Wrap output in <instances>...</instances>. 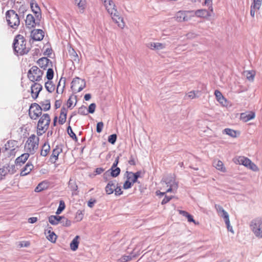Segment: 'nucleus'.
Instances as JSON below:
<instances>
[{
  "instance_id": "nucleus-8",
  "label": "nucleus",
  "mask_w": 262,
  "mask_h": 262,
  "mask_svg": "<svg viewBox=\"0 0 262 262\" xmlns=\"http://www.w3.org/2000/svg\"><path fill=\"white\" fill-rule=\"evenodd\" d=\"M192 17L193 11H179L175 15V19L178 22L188 21Z\"/></svg>"
},
{
  "instance_id": "nucleus-59",
  "label": "nucleus",
  "mask_w": 262,
  "mask_h": 262,
  "mask_svg": "<svg viewBox=\"0 0 262 262\" xmlns=\"http://www.w3.org/2000/svg\"><path fill=\"white\" fill-rule=\"evenodd\" d=\"M114 192L115 195H120L123 193V191H122L120 187H115Z\"/></svg>"
},
{
  "instance_id": "nucleus-39",
  "label": "nucleus",
  "mask_w": 262,
  "mask_h": 262,
  "mask_svg": "<svg viewBox=\"0 0 262 262\" xmlns=\"http://www.w3.org/2000/svg\"><path fill=\"white\" fill-rule=\"evenodd\" d=\"M49 61V59H48L47 58L43 57L40 58L38 60L37 63L40 67L45 69L48 66Z\"/></svg>"
},
{
  "instance_id": "nucleus-5",
  "label": "nucleus",
  "mask_w": 262,
  "mask_h": 262,
  "mask_svg": "<svg viewBox=\"0 0 262 262\" xmlns=\"http://www.w3.org/2000/svg\"><path fill=\"white\" fill-rule=\"evenodd\" d=\"M6 18L8 25L13 29L17 28L20 24L19 16L14 10L7 11Z\"/></svg>"
},
{
  "instance_id": "nucleus-12",
  "label": "nucleus",
  "mask_w": 262,
  "mask_h": 262,
  "mask_svg": "<svg viewBox=\"0 0 262 262\" xmlns=\"http://www.w3.org/2000/svg\"><path fill=\"white\" fill-rule=\"evenodd\" d=\"M165 184L168 188L166 189V192H171L173 190H177L178 188V184L176 181L174 177L167 178L164 181Z\"/></svg>"
},
{
  "instance_id": "nucleus-62",
  "label": "nucleus",
  "mask_w": 262,
  "mask_h": 262,
  "mask_svg": "<svg viewBox=\"0 0 262 262\" xmlns=\"http://www.w3.org/2000/svg\"><path fill=\"white\" fill-rule=\"evenodd\" d=\"M214 95L216 98H224V96L220 91L219 90H215L214 92Z\"/></svg>"
},
{
  "instance_id": "nucleus-45",
  "label": "nucleus",
  "mask_w": 262,
  "mask_h": 262,
  "mask_svg": "<svg viewBox=\"0 0 262 262\" xmlns=\"http://www.w3.org/2000/svg\"><path fill=\"white\" fill-rule=\"evenodd\" d=\"M76 102V100H75V101H73L72 99H68L66 104H64L63 105L65 106L67 109L68 108L71 109L75 106Z\"/></svg>"
},
{
  "instance_id": "nucleus-19",
  "label": "nucleus",
  "mask_w": 262,
  "mask_h": 262,
  "mask_svg": "<svg viewBox=\"0 0 262 262\" xmlns=\"http://www.w3.org/2000/svg\"><path fill=\"white\" fill-rule=\"evenodd\" d=\"M211 15V13L206 9H202L193 11V17L195 16L198 17L207 18Z\"/></svg>"
},
{
  "instance_id": "nucleus-44",
  "label": "nucleus",
  "mask_w": 262,
  "mask_h": 262,
  "mask_svg": "<svg viewBox=\"0 0 262 262\" xmlns=\"http://www.w3.org/2000/svg\"><path fill=\"white\" fill-rule=\"evenodd\" d=\"M65 207L66 205L64 202L63 200H60L59 201V205L56 212V214H60L61 212L65 209Z\"/></svg>"
},
{
  "instance_id": "nucleus-56",
  "label": "nucleus",
  "mask_w": 262,
  "mask_h": 262,
  "mask_svg": "<svg viewBox=\"0 0 262 262\" xmlns=\"http://www.w3.org/2000/svg\"><path fill=\"white\" fill-rule=\"evenodd\" d=\"M103 127V123L102 122H98L97 124V132L100 133L102 132V128Z\"/></svg>"
},
{
  "instance_id": "nucleus-63",
  "label": "nucleus",
  "mask_w": 262,
  "mask_h": 262,
  "mask_svg": "<svg viewBox=\"0 0 262 262\" xmlns=\"http://www.w3.org/2000/svg\"><path fill=\"white\" fill-rule=\"evenodd\" d=\"M136 159L133 157V156H131L130 157V159L128 161V163L130 165H136Z\"/></svg>"
},
{
  "instance_id": "nucleus-22",
  "label": "nucleus",
  "mask_w": 262,
  "mask_h": 262,
  "mask_svg": "<svg viewBox=\"0 0 262 262\" xmlns=\"http://www.w3.org/2000/svg\"><path fill=\"white\" fill-rule=\"evenodd\" d=\"M42 89V86L37 83H35L31 86V94L33 98H36L40 91Z\"/></svg>"
},
{
  "instance_id": "nucleus-54",
  "label": "nucleus",
  "mask_w": 262,
  "mask_h": 262,
  "mask_svg": "<svg viewBox=\"0 0 262 262\" xmlns=\"http://www.w3.org/2000/svg\"><path fill=\"white\" fill-rule=\"evenodd\" d=\"M117 140V135L113 134L110 135L108 138V141L112 144H114Z\"/></svg>"
},
{
  "instance_id": "nucleus-16",
  "label": "nucleus",
  "mask_w": 262,
  "mask_h": 262,
  "mask_svg": "<svg viewBox=\"0 0 262 262\" xmlns=\"http://www.w3.org/2000/svg\"><path fill=\"white\" fill-rule=\"evenodd\" d=\"M262 0H253V3L251 6L250 15L254 17L256 15L261 5Z\"/></svg>"
},
{
  "instance_id": "nucleus-28",
  "label": "nucleus",
  "mask_w": 262,
  "mask_h": 262,
  "mask_svg": "<svg viewBox=\"0 0 262 262\" xmlns=\"http://www.w3.org/2000/svg\"><path fill=\"white\" fill-rule=\"evenodd\" d=\"M26 25L29 28H32L35 26V20L32 14H28L27 15L26 19Z\"/></svg>"
},
{
  "instance_id": "nucleus-11",
  "label": "nucleus",
  "mask_w": 262,
  "mask_h": 262,
  "mask_svg": "<svg viewBox=\"0 0 262 262\" xmlns=\"http://www.w3.org/2000/svg\"><path fill=\"white\" fill-rule=\"evenodd\" d=\"M218 213H222L221 216L224 218L227 228L229 231H232V227L230 225L229 216L228 213L220 205L215 204L214 206Z\"/></svg>"
},
{
  "instance_id": "nucleus-37",
  "label": "nucleus",
  "mask_w": 262,
  "mask_h": 262,
  "mask_svg": "<svg viewBox=\"0 0 262 262\" xmlns=\"http://www.w3.org/2000/svg\"><path fill=\"white\" fill-rule=\"evenodd\" d=\"M50 150V146L48 143H45L40 151V155L42 156H46Z\"/></svg>"
},
{
  "instance_id": "nucleus-33",
  "label": "nucleus",
  "mask_w": 262,
  "mask_h": 262,
  "mask_svg": "<svg viewBox=\"0 0 262 262\" xmlns=\"http://www.w3.org/2000/svg\"><path fill=\"white\" fill-rule=\"evenodd\" d=\"M244 76L247 79L250 81H253L255 76V72L253 71H246L244 72Z\"/></svg>"
},
{
  "instance_id": "nucleus-31",
  "label": "nucleus",
  "mask_w": 262,
  "mask_h": 262,
  "mask_svg": "<svg viewBox=\"0 0 262 262\" xmlns=\"http://www.w3.org/2000/svg\"><path fill=\"white\" fill-rule=\"evenodd\" d=\"M115 187H116V186H115V182L113 181H110L107 183V184L106 185V186L105 188V190L106 193L107 194H112L114 192Z\"/></svg>"
},
{
  "instance_id": "nucleus-25",
  "label": "nucleus",
  "mask_w": 262,
  "mask_h": 262,
  "mask_svg": "<svg viewBox=\"0 0 262 262\" xmlns=\"http://www.w3.org/2000/svg\"><path fill=\"white\" fill-rule=\"evenodd\" d=\"M30 156V153L27 152L21 155L20 156L17 157L15 160V163L16 165H21L24 164L27 160L28 159Z\"/></svg>"
},
{
  "instance_id": "nucleus-32",
  "label": "nucleus",
  "mask_w": 262,
  "mask_h": 262,
  "mask_svg": "<svg viewBox=\"0 0 262 262\" xmlns=\"http://www.w3.org/2000/svg\"><path fill=\"white\" fill-rule=\"evenodd\" d=\"M214 166L219 170L225 172L226 171V169L222 161L219 160H215L213 162Z\"/></svg>"
},
{
  "instance_id": "nucleus-15",
  "label": "nucleus",
  "mask_w": 262,
  "mask_h": 262,
  "mask_svg": "<svg viewBox=\"0 0 262 262\" xmlns=\"http://www.w3.org/2000/svg\"><path fill=\"white\" fill-rule=\"evenodd\" d=\"M17 147V142L14 140H9L5 145V150L10 155L15 154V150Z\"/></svg>"
},
{
  "instance_id": "nucleus-7",
  "label": "nucleus",
  "mask_w": 262,
  "mask_h": 262,
  "mask_svg": "<svg viewBox=\"0 0 262 262\" xmlns=\"http://www.w3.org/2000/svg\"><path fill=\"white\" fill-rule=\"evenodd\" d=\"M43 74V71L36 66H33L28 71V77L32 81H40Z\"/></svg>"
},
{
  "instance_id": "nucleus-13",
  "label": "nucleus",
  "mask_w": 262,
  "mask_h": 262,
  "mask_svg": "<svg viewBox=\"0 0 262 262\" xmlns=\"http://www.w3.org/2000/svg\"><path fill=\"white\" fill-rule=\"evenodd\" d=\"M113 20L118 25V26L123 29L125 26V24L123 20V17L120 16L117 10L115 12H112V14H110Z\"/></svg>"
},
{
  "instance_id": "nucleus-17",
  "label": "nucleus",
  "mask_w": 262,
  "mask_h": 262,
  "mask_svg": "<svg viewBox=\"0 0 262 262\" xmlns=\"http://www.w3.org/2000/svg\"><path fill=\"white\" fill-rule=\"evenodd\" d=\"M30 3L31 10L35 14L36 19L39 20L41 18V10L37 3L35 0H31Z\"/></svg>"
},
{
  "instance_id": "nucleus-42",
  "label": "nucleus",
  "mask_w": 262,
  "mask_h": 262,
  "mask_svg": "<svg viewBox=\"0 0 262 262\" xmlns=\"http://www.w3.org/2000/svg\"><path fill=\"white\" fill-rule=\"evenodd\" d=\"M69 187L73 191H75L78 189V186L76 184L75 180L70 179L68 183Z\"/></svg>"
},
{
  "instance_id": "nucleus-29",
  "label": "nucleus",
  "mask_w": 262,
  "mask_h": 262,
  "mask_svg": "<svg viewBox=\"0 0 262 262\" xmlns=\"http://www.w3.org/2000/svg\"><path fill=\"white\" fill-rule=\"evenodd\" d=\"M255 115L254 112H250L248 113H243L241 114V119L244 122H248V121L253 119L255 118Z\"/></svg>"
},
{
  "instance_id": "nucleus-58",
  "label": "nucleus",
  "mask_w": 262,
  "mask_h": 262,
  "mask_svg": "<svg viewBox=\"0 0 262 262\" xmlns=\"http://www.w3.org/2000/svg\"><path fill=\"white\" fill-rule=\"evenodd\" d=\"M172 198V196H169L166 195L165 196V198L162 201L161 204L162 205L166 204V203L169 202L170 201V200H171Z\"/></svg>"
},
{
  "instance_id": "nucleus-38",
  "label": "nucleus",
  "mask_w": 262,
  "mask_h": 262,
  "mask_svg": "<svg viewBox=\"0 0 262 262\" xmlns=\"http://www.w3.org/2000/svg\"><path fill=\"white\" fill-rule=\"evenodd\" d=\"M42 110L47 111L50 110L51 104L49 99H45L43 101L40 102Z\"/></svg>"
},
{
  "instance_id": "nucleus-3",
  "label": "nucleus",
  "mask_w": 262,
  "mask_h": 262,
  "mask_svg": "<svg viewBox=\"0 0 262 262\" xmlns=\"http://www.w3.org/2000/svg\"><path fill=\"white\" fill-rule=\"evenodd\" d=\"M39 138L35 135H31L27 139L25 144V150L30 153L33 154L38 148Z\"/></svg>"
},
{
  "instance_id": "nucleus-41",
  "label": "nucleus",
  "mask_w": 262,
  "mask_h": 262,
  "mask_svg": "<svg viewBox=\"0 0 262 262\" xmlns=\"http://www.w3.org/2000/svg\"><path fill=\"white\" fill-rule=\"evenodd\" d=\"M179 213L180 214L183 215V216L186 217L187 218L188 221L189 222H193L195 223L194 220L193 219V217L191 215L189 214L187 212L184 210H178Z\"/></svg>"
},
{
  "instance_id": "nucleus-2",
  "label": "nucleus",
  "mask_w": 262,
  "mask_h": 262,
  "mask_svg": "<svg viewBox=\"0 0 262 262\" xmlns=\"http://www.w3.org/2000/svg\"><path fill=\"white\" fill-rule=\"evenodd\" d=\"M50 121V117L48 114H44L40 117L36 127V134L38 136H40L46 132L49 128Z\"/></svg>"
},
{
  "instance_id": "nucleus-49",
  "label": "nucleus",
  "mask_w": 262,
  "mask_h": 262,
  "mask_svg": "<svg viewBox=\"0 0 262 262\" xmlns=\"http://www.w3.org/2000/svg\"><path fill=\"white\" fill-rule=\"evenodd\" d=\"M45 87L47 90L50 93L54 90V86L51 81H48L46 82Z\"/></svg>"
},
{
  "instance_id": "nucleus-35",
  "label": "nucleus",
  "mask_w": 262,
  "mask_h": 262,
  "mask_svg": "<svg viewBox=\"0 0 262 262\" xmlns=\"http://www.w3.org/2000/svg\"><path fill=\"white\" fill-rule=\"evenodd\" d=\"M79 238V236L78 235H77L71 242L70 244V248L72 250L75 251L78 249L79 243L78 241Z\"/></svg>"
},
{
  "instance_id": "nucleus-36",
  "label": "nucleus",
  "mask_w": 262,
  "mask_h": 262,
  "mask_svg": "<svg viewBox=\"0 0 262 262\" xmlns=\"http://www.w3.org/2000/svg\"><path fill=\"white\" fill-rule=\"evenodd\" d=\"M223 132L226 134L233 138H236L237 135L239 134V132L228 128H225Z\"/></svg>"
},
{
  "instance_id": "nucleus-23",
  "label": "nucleus",
  "mask_w": 262,
  "mask_h": 262,
  "mask_svg": "<svg viewBox=\"0 0 262 262\" xmlns=\"http://www.w3.org/2000/svg\"><path fill=\"white\" fill-rule=\"evenodd\" d=\"M34 168V165L31 162H28L21 169L20 174L21 176H25L29 174Z\"/></svg>"
},
{
  "instance_id": "nucleus-30",
  "label": "nucleus",
  "mask_w": 262,
  "mask_h": 262,
  "mask_svg": "<svg viewBox=\"0 0 262 262\" xmlns=\"http://www.w3.org/2000/svg\"><path fill=\"white\" fill-rule=\"evenodd\" d=\"M49 186V183L47 181H43L40 182L35 188V191L36 192H40L42 190H46L48 188Z\"/></svg>"
},
{
  "instance_id": "nucleus-61",
  "label": "nucleus",
  "mask_w": 262,
  "mask_h": 262,
  "mask_svg": "<svg viewBox=\"0 0 262 262\" xmlns=\"http://www.w3.org/2000/svg\"><path fill=\"white\" fill-rule=\"evenodd\" d=\"M96 202V200L95 199H91L88 203V205L89 207L92 208L94 205V204Z\"/></svg>"
},
{
  "instance_id": "nucleus-10",
  "label": "nucleus",
  "mask_w": 262,
  "mask_h": 262,
  "mask_svg": "<svg viewBox=\"0 0 262 262\" xmlns=\"http://www.w3.org/2000/svg\"><path fill=\"white\" fill-rule=\"evenodd\" d=\"M85 86L84 80L76 77L74 78L71 83V89L74 93L81 91Z\"/></svg>"
},
{
  "instance_id": "nucleus-52",
  "label": "nucleus",
  "mask_w": 262,
  "mask_h": 262,
  "mask_svg": "<svg viewBox=\"0 0 262 262\" xmlns=\"http://www.w3.org/2000/svg\"><path fill=\"white\" fill-rule=\"evenodd\" d=\"M217 101L223 106L228 107L231 105L228 99H217Z\"/></svg>"
},
{
  "instance_id": "nucleus-6",
  "label": "nucleus",
  "mask_w": 262,
  "mask_h": 262,
  "mask_svg": "<svg viewBox=\"0 0 262 262\" xmlns=\"http://www.w3.org/2000/svg\"><path fill=\"white\" fill-rule=\"evenodd\" d=\"M250 226L256 237H262V217H258L252 220Z\"/></svg>"
},
{
  "instance_id": "nucleus-20",
  "label": "nucleus",
  "mask_w": 262,
  "mask_h": 262,
  "mask_svg": "<svg viewBox=\"0 0 262 262\" xmlns=\"http://www.w3.org/2000/svg\"><path fill=\"white\" fill-rule=\"evenodd\" d=\"M147 47L150 50L159 51L164 49L166 48V45L159 42H150L147 44Z\"/></svg>"
},
{
  "instance_id": "nucleus-46",
  "label": "nucleus",
  "mask_w": 262,
  "mask_h": 262,
  "mask_svg": "<svg viewBox=\"0 0 262 262\" xmlns=\"http://www.w3.org/2000/svg\"><path fill=\"white\" fill-rule=\"evenodd\" d=\"M60 222L63 226L69 227L71 225V222L64 216H61Z\"/></svg>"
},
{
  "instance_id": "nucleus-21",
  "label": "nucleus",
  "mask_w": 262,
  "mask_h": 262,
  "mask_svg": "<svg viewBox=\"0 0 262 262\" xmlns=\"http://www.w3.org/2000/svg\"><path fill=\"white\" fill-rule=\"evenodd\" d=\"M31 36L33 40L39 41L43 39L44 37V32L40 29L34 30L32 31Z\"/></svg>"
},
{
  "instance_id": "nucleus-55",
  "label": "nucleus",
  "mask_w": 262,
  "mask_h": 262,
  "mask_svg": "<svg viewBox=\"0 0 262 262\" xmlns=\"http://www.w3.org/2000/svg\"><path fill=\"white\" fill-rule=\"evenodd\" d=\"M133 185V183H131L130 181H128L127 179L126 180V181L123 184V188L124 189H127L128 188H130L132 185Z\"/></svg>"
},
{
  "instance_id": "nucleus-64",
  "label": "nucleus",
  "mask_w": 262,
  "mask_h": 262,
  "mask_svg": "<svg viewBox=\"0 0 262 262\" xmlns=\"http://www.w3.org/2000/svg\"><path fill=\"white\" fill-rule=\"evenodd\" d=\"M104 171V169L101 167L97 168L95 169L96 174H100L102 173Z\"/></svg>"
},
{
  "instance_id": "nucleus-51",
  "label": "nucleus",
  "mask_w": 262,
  "mask_h": 262,
  "mask_svg": "<svg viewBox=\"0 0 262 262\" xmlns=\"http://www.w3.org/2000/svg\"><path fill=\"white\" fill-rule=\"evenodd\" d=\"M83 217V214L81 211L78 210L77 212L76 213L75 215V220L76 222H80L81 221Z\"/></svg>"
},
{
  "instance_id": "nucleus-18",
  "label": "nucleus",
  "mask_w": 262,
  "mask_h": 262,
  "mask_svg": "<svg viewBox=\"0 0 262 262\" xmlns=\"http://www.w3.org/2000/svg\"><path fill=\"white\" fill-rule=\"evenodd\" d=\"M45 234L46 236V238L51 242L55 243L57 239V235L52 231V228L51 227H48L45 231Z\"/></svg>"
},
{
  "instance_id": "nucleus-9",
  "label": "nucleus",
  "mask_w": 262,
  "mask_h": 262,
  "mask_svg": "<svg viewBox=\"0 0 262 262\" xmlns=\"http://www.w3.org/2000/svg\"><path fill=\"white\" fill-rule=\"evenodd\" d=\"M41 113L42 108L39 104L34 103L31 105L29 110V115L32 119H37Z\"/></svg>"
},
{
  "instance_id": "nucleus-57",
  "label": "nucleus",
  "mask_w": 262,
  "mask_h": 262,
  "mask_svg": "<svg viewBox=\"0 0 262 262\" xmlns=\"http://www.w3.org/2000/svg\"><path fill=\"white\" fill-rule=\"evenodd\" d=\"M96 108V105L95 103H91L89 106L88 109V112L89 113L93 114L94 113Z\"/></svg>"
},
{
  "instance_id": "nucleus-27",
  "label": "nucleus",
  "mask_w": 262,
  "mask_h": 262,
  "mask_svg": "<svg viewBox=\"0 0 262 262\" xmlns=\"http://www.w3.org/2000/svg\"><path fill=\"white\" fill-rule=\"evenodd\" d=\"M62 152V149L56 147L52 151L50 157V161L52 163H55L58 159L59 155Z\"/></svg>"
},
{
  "instance_id": "nucleus-60",
  "label": "nucleus",
  "mask_w": 262,
  "mask_h": 262,
  "mask_svg": "<svg viewBox=\"0 0 262 262\" xmlns=\"http://www.w3.org/2000/svg\"><path fill=\"white\" fill-rule=\"evenodd\" d=\"M30 245V243L29 241H25V242H21L19 244V246L20 247H29Z\"/></svg>"
},
{
  "instance_id": "nucleus-48",
  "label": "nucleus",
  "mask_w": 262,
  "mask_h": 262,
  "mask_svg": "<svg viewBox=\"0 0 262 262\" xmlns=\"http://www.w3.org/2000/svg\"><path fill=\"white\" fill-rule=\"evenodd\" d=\"M111 174L113 177H117L120 172V169L118 167H115V168H111Z\"/></svg>"
},
{
  "instance_id": "nucleus-24",
  "label": "nucleus",
  "mask_w": 262,
  "mask_h": 262,
  "mask_svg": "<svg viewBox=\"0 0 262 262\" xmlns=\"http://www.w3.org/2000/svg\"><path fill=\"white\" fill-rule=\"evenodd\" d=\"M67 113L68 110L66 108L64 105H63L62 107L61 108L58 119V123L60 124H63L66 122L67 120Z\"/></svg>"
},
{
  "instance_id": "nucleus-47",
  "label": "nucleus",
  "mask_w": 262,
  "mask_h": 262,
  "mask_svg": "<svg viewBox=\"0 0 262 262\" xmlns=\"http://www.w3.org/2000/svg\"><path fill=\"white\" fill-rule=\"evenodd\" d=\"M67 132L69 134V135L70 136L71 138H72L73 140H74L75 141H77V138L75 134V133L73 132L71 127L70 126H69L67 128Z\"/></svg>"
},
{
  "instance_id": "nucleus-14",
  "label": "nucleus",
  "mask_w": 262,
  "mask_h": 262,
  "mask_svg": "<svg viewBox=\"0 0 262 262\" xmlns=\"http://www.w3.org/2000/svg\"><path fill=\"white\" fill-rule=\"evenodd\" d=\"M100 1L109 14L117 10L116 6L113 0Z\"/></svg>"
},
{
  "instance_id": "nucleus-4",
  "label": "nucleus",
  "mask_w": 262,
  "mask_h": 262,
  "mask_svg": "<svg viewBox=\"0 0 262 262\" xmlns=\"http://www.w3.org/2000/svg\"><path fill=\"white\" fill-rule=\"evenodd\" d=\"M233 161L236 164L243 165L254 171H257L259 170L258 167L253 162L244 156L235 157L233 159Z\"/></svg>"
},
{
  "instance_id": "nucleus-50",
  "label": "nucleus",
  "mask_w": 262,
  "mask_h": 262,
  "mask_svg": "<svg viewBox=\"0 0 262 262\" xmlns=\"http://www.w3.org/2000/svg\"><path fill=\"white\" fill-rule=\"evenodd\" d=\"M132 259L130 255H123L120 258L118 259L117 262H127Z\"/></svg>"
},
{
  "instance_id": "nucleus-40",
  "label": "nucleus",
  "mask_w": 262,
  "mask_h": 262,
  "mask_svg": "<svg viewBox=\"0 0 262 262\" xmlns=\"http://www.w3.org/2000/svg\"><path fill=\"white\" fill-rule=\"evenodd\" d=\"M74 2L75 5L78 7L80 11L83 12L85 7V0H74Z\"/></svg>"
},
{
  "instance_id": "nucleus-26",
  "label": "nucleus",
  "mask_w": 262,
  "mask_h": 262,
  "mask_svg": "<svg viewBox=\"0 0 262 262\" xmlns=\"http://www.w3.org/2000/svg\"><path fill=\"white\" fill-rule=\"evenodd\" d=\"M141 172L137 171L136 173L133 172H127V179L133 184L137 181L138 178L140 176Z\"/></svg>"
},
{
  "instance_id": "nucleus-43",
  "label": "nucleus",
  "mask_w": 262,
  "mask_h": 262,
  "mask_svg": "<svg viewBox=\"0 0 262 262\" xmlns=\"http://www.w3.org/2000/svg\"><path fill=\"white\" fill-rule=\"evenodd\" d=\"M200 92H199V91H190L189 92H188L187 94H186V97H188V98H193L194 97H199L200 96Z\"/></svg>"
},
{
  "instance_id": "nucleus-1",
  "label": "nucleus",
  "mask_w": 262,
  "mask_h": 262,
  "mask_svg": "<svg viewBox=\"0 0 262 262\" xmlns=\"http://www.w3.org/2000/svg\"><path fill=\"white\" fill-rule=\"evenodd\" d=\"M14 51L20 55L27 53L29 48L26 46V41L23 36L18 35L16 36L13 43Z\"/></svg>"
},
{
  "instance_id": "nucleus-53",
  "label": "nucleus",
  "mask_w": 262,
  "mask_h": 262,
  "mask_svg": "<svg viewBox=\"0 0 262 262\" xmlns=\"http://www.w3.org/2000/svg\"><path fill=\"white\" fill-rule=\"evenodd\" d=\"M53 75H54L53 70L51 68L48 69L47 70V75H46V77H47V79L49 80H51L53 77Z\"/></svg>"
},
{
  "instance_id": "nucleus-34",
  "label": "nucleus",
  "mask_w": 262,
  "mask_h": 262,
  "mask_svg": "<svg viewBox=\"0 0 262 262\" xmlns=\"http://www.w3.org/2000/svg\"><path fill=\"white\" fill-rule=\"evenodd\" d=\"M61 218L60 216L51 215L49 217V222L53 225H56L60 222Z\"/></svg>"
}]
</instances>
